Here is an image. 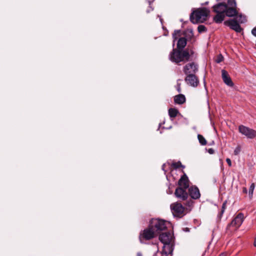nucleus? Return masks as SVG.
I'll list each match as a JSON object with an SVG mask.
<instances>
[{
  "mask_svg": "<svg viewBox=\"0 0 256 256\" xmlns=\"http://www.w3.org/2000/svg\"><path fill=\"white\" fill-rule=\"evenodd\" d=\"M236 0H228L227 4L219 3L213 6L214 11L217 14L214 20L216 23L222 22L226 16L233 17L238 14Z\"/></svg>",
  "mask_w": 256,
  "mask_h": 256,
  "instance_id": "obj_1",
  "label": "nucleus"
},
{
  "mask_svg": "<svg viewBox=\"0 0 256 256\" xmlns=\"http://www.w3.org/2000/svg\"><path fill=\"white\" fill-rule=\"evenodd\" d=\"M192 54V51L190 50V52L188 50L173 49L172 51L170 54L169 58L172 62L178 64L180 62L188 61L190 55Z\"/></svg>",
  "mask_w": 256,
  "mask_h": 256,
  "instance_id": "obj_2",
  "label": "nucleus"
},
{
  "mask_svg": "<svg viewBox=\"0 0 256 256\" xmlns=\"http://www.w3.org/2000/svg\"><path fill=\"white\" fill-rule=\"evenodd\" d=\"M235 18L234 19H231L228 20L226 21L224 23L230 27V28L237 32H240L242 30L240 23H244L246 21L245 16L242 14H238L234 16Z\"/></svg>",
  "mask_w": 256,
  "mask_h": 256,
  "instance_id": "obj_3",
  "label": "nucleus"
},
{
  "mask_svg": "<svg viewBox=\"0 0 256 256\" xmlns=\"http://www.w3.org/2000/svg\"><path fill=\"white\" fill-rule=\"evenodd\" d=\"M209 12L210 11L206 8L198 9L191 14L190 20L194 24L204 22L207 20Z\"/></svg>",
  "mask_w": 256,
  "mask_h": 256,
  "instance_id": "obj_4",
  "label": "nucleus"
},
{
  "mask_svg": "<svg viewBox=\"0 0 256 256\" xmlns=\"http://www.w3.org/2000/svg\"><path fill=\"white\" fill-rule=\"evenodd\" d=\"M157 234L154 229L151 226L144 230L140 234V240L142 242V238L146 240H150L154 238Z\"/></svg>",
  "mask_w": 256,
  "mask_h": 256,
  "instance_id": "obj_5",
  "label": "nucleus"
},
{
  "mask_svg": "<svg viewBox=\"0 0 256 256\" xmlns=\"http://www.w3.org/2000/svg\"><path fill=\"white\" fill-rule=\"evenodd\" d=\"M150 226L157 234L166 228V222L160 219L152 220Z\"/></svg>",
  "mask_w": 256,
  "mask_h": 256,
  "instance_id": "obj_6",
  "label": "nucleus"
},
{
  "mask_svg": "<svg viewBox=\"0 0 256 256\" xmlns=\"http://www.w3.org/2000/svg\"><path fill=\"white\" fill-rule=\"evenodd\" d=\"M172 212L174 216L178 218L184 215V208L180 203L176 202L170 205Z\"/></svg>",
  "mask_w": 256,
  "mask_h": 256,
  "instance_id": "obj_7",
  "label": "nucleus"
},
{
  "mask_svg": "<svg viewBox=\"0 0 256 256\" xmlns=\"http://www.w3.org/2000/svg\"><path fill=\"white\" fill-rule=\"evenodd\" d=\"M238 130L240 133L248 138L252 139L256 136V131L255 130L243 125L239 126Z\"/></svg>",
  "mask_w": 256,
  "mask_h": 256,
  "instance_id": "obj_8",
  "label": "nucleus"
},
{
  "mask_svg": "<svg viewBox=\"0 0 256 256\" xmlns=\"http://www.w3.org/2000/svg\"><path fill=\"white\" fill-rule=\"evenodd\" d=\"M184 73L186 74H194L198 71V65L194 62L186 64L183 69Z\"/></svg>",
  "mask_w": 256,
  "mask_h": 256,
  "instance_id": "obj_9",
  "label": "nucleus"
},
{
  "mask_svg": "<svg viewBox=\"0 0 256 256\" xmlns=\"http://www.w3.org/2000/svg\"><path fill=\"white\" fill-rule=\"evenodd\" d=\"M244 220V216L242 213H239L228 226V228L233 226L236 228H238L242 224Z\"/></svg>",
  "mask_w": 256,
  "mask_h": 256,
  "instance_id": "obj_10",
  "label": "nucleus"
},
{
  "mask_svg": "<svg viewBox=\"0 0 256 256\" xmlns=\"http://www.w3.org/2000/svg\"><path fill=\"white\" fill-rule=\"evenodd\" d=\"M185 81L190 86L196 87L199 84L198 78L194 74H188L185 78Z\"/></svg>",
  "mask_w": 256,
  "mask_h": 256,
  "instance_id": "obj_11",
  "label": "nucleus"
},
{
  "mask_svg": "<svg viewBox=\"0 0 256 256\" xmlns=\"http://www.w3.org/2000/svg\"><path fill=\"white\" fill-rule=\"evenodd\" d=\"M186 189L182 188H178L175 191L174 194L176 196L182 199V200H186L188 197V193L186 192Z\"/></svg>",
  "mask_w": 256,
  "mask_h": 256,
  "instance_id": "obj_12",
  "label": "nucleus"
},
{
  "mask_svg": "<svg viewBox=\"0 0 256 256\" xmlns=\"http://www.w3.org/2000/svg\"><path fill=\"white\" fill-rule=\"evenodd\" d=\"M160 240L164 244L171 243L172 236L170 232H164L159 236Z\"/></svg>",
  "mask_w": 256,
  "mask_h": 256,
  "instance_id": "obj_13",
  "label": "nucleus"
},
{
  "mask_svg": "<svg viewBox=\"0 0 256 256\" xmlns=\"http://www.w3.org/2000/svg\"><path fill=\"white\" fill-rule=\"evenodd\" d=\"M173 245L171 243L164 244L162 252V256H168L171 254L173 252Z\"/></svg>",
  "mask_w": 256,
  "mask_h": 256,
  "instance_id": "obj_14",
  "label": "nucleus"
},
{
  "mask_svg": "<svg viewBox=\"0 0 256 256\" xmlns=\"http://www.w3.org/2000/svg\"><path fill=\"white\" fill-rule=\"evenodd\" d=\"M222 78L224 82L229 86H232L234 83L230 78L229 76L228 73L225 70H222Z\"/></svg>",
  "mask_w": 256,
  "mask_h": 256,
  "instance_id": "obj_15",
  "label": "nucleus"
},
{
  "mask_svg": "<svg viewBox=\"0 0 256 256\" xmlns=\"http://www.w3.org/2000/svg\"><path fill=\"white\" fill-rule=\"evenodd\" d=\"M189 194L193 199H198L200 197V192L198 188L196 186H191L189 190Z\"/></svg>",
  "mask_w": 256,
  "mask_h": 256,
  "instance_id": "obj_16",
  "label": "nucleus"
},
{
  "mask_svg": "<svg viewBox=\"0 0 256 256\" xmlns=\"http://www.w3.org/2000/svg\"><path fill=\"white\" fill-rule=\"evenodd\" d=\"M178 184L180 188H182L184 189H187L188 186V180L186 174H184L180 178L178 181Z\"/></svg>",
  "mask_w": 256,
  "mask_h": 256,
  "instance_id": "obj_17",
  "label": "nucleus"
},
{
  "mask_svg": "<svg viewBox=\"0 0 256 256\" xmlns=\"http://www.w3.org/2000/svg\"><path fill=\"white\" fill-rule=\"evenodd\" d=\"M174 102L177 104H182L186 102V98L184 95L180 94L174 96Z\"/></svg>",
  "mask_w": 256,
  "mask_h": 256,
  "instance_id": "obj_18",
  "label": "nucleus"
},
{
  "mask_svg": "<svg viewBox=\"0 0 256 256\" xmlns=\"http://www.w3.org/2000/svg\"><path fill=\"white\" fill-rule=\"evenodd\" d=\"M186 44V40L184 38H180L177 44V49L182 50Z\"/></svg>",
  "mask_w": 256,
  "mask_h": 256,
  "instance_id": "obj_19",
  "label": "nucleus"
},
{
  "mask_svg": "<svg viewBox=\"0 0 256 256\" xmlns=\"http://www.w3.org/2000/svg\"><path fill=\"white\" fill-rule=\"evenodd\" d=\"M178 112V110L175 108H170L168 110V114L170 118L176 117Z\"/></svg>",
  "mask_w": 256,
  "mask_h": 256,
  "instance_id": "obj_20",
  "label": "nucleus"
},
{
  "mask_svg": "<svg viewBox=\"0 0 256 256\" xmlns=\"http://www.w3.org/2000/svg\"><path fill=\"white\" fill-rule=\"evenodd\" d=\"M198 140L199 142L202 146H205L207 144V142L205 138L201 134H198Z\"/></svg>",
  "mask_w": 256,
  "mask_h": 256,
  "instance_id": "obj_21",
  "label": "nucleus"
},
{
  "mask_svg": "<svg viewBox=\"0 0 256 256\" xmlns=\"http://www.w3.org/2000/svg\"><path fill=\"white\" fill-rule=\"evenodd\" d=\"M255 188L254 183H252L250 187L248 194L250 198H252L254 190Z\"/></svg>",
  "mask_w": 256,
  "mask_h": 256,
  "instance_id": "obj_22",
  "label": "nucleus"
},
{
  "mask_svg": "<svg viewBox=\"0 0 256 256\" xmlns=\"http://www.w3.org/2000/svg\"><path fill=\"white\" fill-rule=\"evenodd\" d=\"M198 30L200 33L206 31V28L204 25H200L198 28Z\"/></svg>",
  "mask_w": 256,
  "mask_h": 256,
  "instance_id": "obj_23",
  "label": "nucleus"
},
{
  "mask_svg": "<svg viewBox=\"0 0 256 256\" xmlns=\"http://www.w3.org/2000/svg\"><path fill=\"white\" fill-rule=\"evenodd\" d=\"M241 151V148L240 146H238L235 150H234V155L236 156H237L238 154H239L240 153Z\"/></svg>",
  "mask_w": 256,
  "mask_h": 256,
  "instance_id": "obj_24",
  "label": "nucleus"
},
{
  "mask_svg": "<svg viewBox=\"0 0 256 256\" xmlns=\"http://www.w3.org/2000/svg\"><path fill=\"white\" fill-rule=\"evenodd\" d=\"M223 59H224V58L222 56V54H219L218 56L216 59V62L217 63H220V62H222L223 60Z\"/></svg>",
  "mask_w": 256,
  "mask_h": 256,
  "instance_id": "obj_25",
  "label": "nucleus"
},
{
  "mask_svg": "<svg viewBox=\"0 0 256 256\" xmlns=\"http://www.w3.org/2000/svg\"><path fill=\"white\" fill-rule=\"evenodd\" d=\"M173 166L175 168H178L180 167H183L182 164L180 162H175L172 164Z\"/></svg>",
  "mask_w": 256,
  "mask_h": 256,
  "instance_id": "obj_26",
  "label": "nucleus"
},
{
  "mask_svg": "<svg viewBox=\"0 0 256 256\" xmlns=\"http://www.w3.org/2000/svg\"><path fill=\"white\" fill-rule=\"evenodd\" d=\"M180 32V30H174V32L172 34V37L174 39V41H175L176 40V38H177L176 36L179 34Z\"/></svg>",
  "mask_w": 256,
  "mask_h": 256,
  "instance_id": "obj_27",
  "label": "nucleus"
},
{
  "mask_svg": "<svg viewBox=\"0 0 256 256\" xmlns=\"http://www.w3.org/2000/svg\"><path fill=\"white\" fill-rule=\"evenodd\" d=\"M226 202H224L223 203L222 206V210H221V214H222L224 212L225 209H226Z\"/></svg>",
  "mask_w": 256,
  "mask_h": 256,
  "instance_id": "obj_28",
  "label": "nucleus"
},
{
  "mask_svg": "<svg viewBox=\"0 0 256 256\" xmlns=\"http://www.w3.org/2000/svg\"><path fill=\"white\" fill-rule=\"evenodd\" d=\"M252 34L253 36H256V27L254 28L252 30Z\"/></svg>",
  "mask_w": 256,
  "mask_h": 256,
  "instance_id": "obj_29",
  "label": "nucleus"
},
{
  "mask_svg": "<svg viewBox=\"0 0 256 256\" xmlns=\"http://www.w3.org/2000/svg\"><path fill=\"white\" fill-rule=\"evenodd\" d=\"M226 162L228 163V166H232V162H231V160L229 158H227L226 159Z\"/></svg>",
  "mask_w": 256,
  "mask_h": 256,
  "instance_id": "obj_30",
  "label": "nucleus"
},
{
  "mask_svg": "<svg viewBox=\"0 0 256 256\" xmlns=\"http://www.w3.org/2000/svg\"><path fill=\"white\" fill-rule=\"evenodd\" d=\"M208 152L210 154H213L214 153V150L212 148H209L208 150Z\"/></svg>",
  "mask_w": 256,
  "mask_h": 256,
  "instance_id": "obj_31",
  "label": "nucleus"
},
{
  "mask_svg": "<svg viewBox=\"0 0 256 256\" xmlns=\"http://www.w3.org/2000/svg\"><path fill=\"white\" fill-rule=\"evenodd\" d=\"M177 90L179 92H180V84H177Z\"/></svg>",
  "mask_w": 256,
  "mask_h": 256,
  "instance_id": "obj_32",
  "label": "nucleus"
},
{
  "mask_svg": "<svg viewBox=\"0 0 256 256\" xmlns=\"http://www.w3.org/2000/svg\"><path fill=\"white\" fill-rule=\"evenodd\" d=\"M242 192L244 193H245V194H246L247 192H248V190H247V189L246 188H244L243 189H242Z\"/></svg>",
  "mask_w": 256,
  "mask_h": 256,
  "instance_id": "obj_33",
  "label": "nucleus"
},
{
  "mask_svg": "<svg viewBox=\"0 0 256 256\" xmlns=\"http://www.w3.org/2000/svg\"><path fill=\"white\" fill-rule=\"evenodd\" d=\"M153 8L151 6H150V9L147 10V12H150V11L152 10Z\"/></svg>",
  "mask_w": 256,
  "mask_h": 256,
  "instance_id": "obj_34",
  "label": "nucleus"
},
{
  "mask_svg": "<svg viewBox=\"0 0 256 256\" xmlns=\"http://www.w3.org/2000/svg\"><path fill=\"white\" fill-rule=\"evenodd\" d=\"M136 256H142V254L140 252H138L137 253Z\"/></svg>",
  "mask_w": 256,
  "mask_h": 256,
  "instance_id": "obj_35",
  "label": "nucleus"
},
{
  "mask_svg": "<svg viewBox=\"0 0 256 256\" xmlns=\"http://www.w3.org/2000/svg\"><path fill=\"white\" fill-rule=\"evenodd\" d=\"M219 256H226V254L224 253H222Z\"/></svg>",
  "mask_w": 256,
  "mask_h": 256,
  "instance_id": "obj_36",
  "label": "nucleus"
},
{
  "mask_svg": "<svg viewBox=\"0 0 256 256\" xmlns=\"http://www.w3.org/2000/svg\"><path fill=\"white\" fill-rule=\"evenodd\" d=\"M254 244V246L256 247V237Z\"/></svg>",
  "mask_w": 256,
  "mask_h": 256,
  "instance_id": "obj_37",
  "label": "nucleus"
},
{
  "mask_svg": "<svg viewBox=\"0 0 256 256\" xmlns=\"http://www.w3.org/2000/svg\"><path fill=\"white\" fill-rule=\"evenodd\" d=\"M192 202H190V204H189V206H190L191 204H192Z\"/></svg>",
  "mask_w": 256,
  "mask_h": 256,
  "instance_id": "obj_38",
  "label": "nucleus"
},
{
  "mask_svg": "<svg viewBox=\"0 0 256 256\" xmlns=\"http://www.w3.org/2000/svg\"><path fill=\"white\" fill-rule=\"evenodd\" d=\"M164 164H163V166H162V170H164Z\"/></svg>",
  "mask_w": 256,
  "mask_h": 256,
  "instance_id": "obj_39",
  "label": "nucleus"
}]
</instances>
